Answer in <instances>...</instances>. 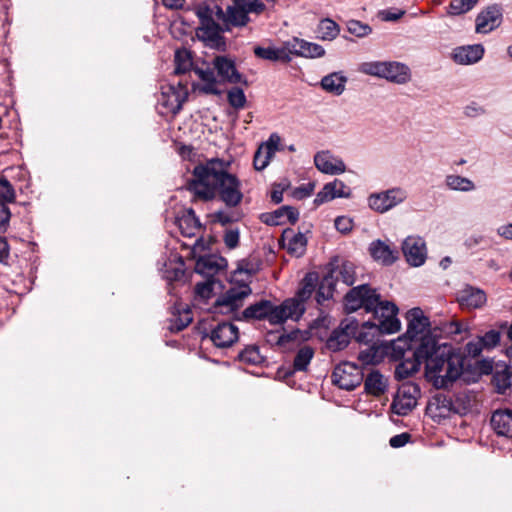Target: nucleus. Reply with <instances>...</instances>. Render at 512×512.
<instances>
[{"mask_svg": "<svg viewBox=\"0 0 512 512\" xmlns=\"http://www.w3.org/2000/svg\"><path fill=\"white\" fill-rule=\"evenodd\" d=\"M400 354L404 360L396 366L397 380L409 378L425 363L426 377L437 389H443L457 380L463 370L462 357L454 353L451 346L439 345L435 337H423L415 348Z\"/></svg>", "mask_w": 512, "mask_h": 512, "instance_id": "1", "label": "nucleus"}, {"mask_svg": "<svg viewBox=\"0 0 512 512\" xmlns=\"http://www.w3.org/2000/svg\"><path fill=\"white\" fill-rule=\"evenodd\" d=\"M230 162L219 158L207 160L194 167L186 189L193 194V201L213 200L216 195L229 208L237 207L243 199L241 182L228 172Z\"/></svg>", "mask_w": 512, "mask_h": 512, "instance_id": "2", "label": "nucleus"}, {"mask_svg": "<svg viewBox=\"0 0 512 512\" xmlns=\"http://www.w3.org/2000/svg\"><path fill=\"white\" fill-rule=\"evenodd\" d=\"M344 307L347 313L363 308L372 313L377 322L370 320L363 322V327H370L381 333H396L401 328L397 318L398 307L390 301H382L377 289L368 284H361L351 288L344 297Z\"/></svg>", "mask_w": 512, "mask_h": 512, "instance_id": "3", "label": "nucleus"}, {"mask_svg": "<svg viewBox=\"0 0 512 512\" xmlns=\"http://www.w3.org/2000/svg\"><path fill=\"white\" fill-rule=\"evenodd\" d=\"M252 293L248 284L229 288L215 302V307L223 314L234 313V319L237 321L264 320L267 319L271 324H282L289 318L286 311L289 301H283L276 306L269 300H260L248 306L242 312L238 310L243 306L244 299Z\"/></svg>", "mask_w": 512, "mask_h": 512, "instance_id": "4", "label": "nucleus"}, {"mask_svg": "<svg viewBox=\"0 0 512 512\" xmlns=\"http://www.w3.org/2000/svg\"><path fill=\"white\" fill-rule=\"evenodd\" d=\"M196 15L200 21L196 32L198 38L216 48L225 44L222 32L230 26H245L250 20L242 0L235 1L226 11L216 3H201L196 7Z\"/></svg>", "mask_w": 512, "mask_h": 512, "instance_id": "5", "label": "nucleus"}, {"mask_svg": "<svg viewBox=\"0 0 512 512\" xmlns=\"http://www.w3.org/2000/svg\"><path fill=\"white\" fill-rule=\"evenodd\" d=\"M408 321L407 331L404 336L399 337L394 345L395 352L404 353L405 350H412L421 343L423 337H433L430 335V321L423 311L416 307L406 313Z\"/></svg>", "mask_w": 512, "mask_h": 512, "instance_id": "6", "label": "nucleus"}, {"mask_svg": "<svg viewBox=\"0 0 512 512\" xmlns=\"http://www.w3.org/2000/svg\"><path fill=\"white\" fill-rule=\"evenodd\" d=\"M361 71L367 75L385 78L386 80L396 84H405L411 79V71L409 67L403 63L395 61L365 62L361 65Z\"/></svg>", "mask_w": 512, "mask_h": 512, "instance_id": "7", "label": "nucleus"}, {"mask_svg": "<svg viewBox=\"0 0 512 512\" xmlns=\"http://www.w3.org/2000/svg\"><path fill=\"white\" fill-rule=\"evenodd\" d=\"M318 284V273L308 272L299 284V288L296 295L292 298H288L285 301H289L288 309H286L289 318L292 320H298L304 314L306 307L305 302L311 298L313 293H316V287Z\"/></svg>", "mask_w": 512, "mask_h": 512, "instance_id": "8", "label": "nucleus"}, {"mask_svg": "<svg viewBox=\"0 0 512 512\" xmlns=\"http://www.w3.org/2000/svg\"><path fill=\"white\" fill-rule=\"evenodd\" d=\"M331 377L334 385L340 389L351 391L362 383L363 372L358 365L344 362L334 368Z\"/></svg>", "mask_w": 512, "mask_h": 512, "instance_id": "9", "label": "nucleus"}, {"mask_svg": "<svg viewBox=\"0 0 512 512\" xmlns=\"http://www.w3.org/2000/svg\"><path fill=\"white\" fill-rule=\"evenodd\" d=\"M420 388L417 384L406 382L398 389L391 404V410L399 415H408L416 406Z\"/></svg>", "mask_w": 512, "mask_h": 512, "instance_id": "10", "label": "nucleus"}, {"mask_svg": "<svg viewBox=\"0 0 512 512\" xmlns=\"http://www.w3.org/2000/svg\"><path fill=\"white\" fill-rule=\"evenodd\" d=\"M406 198L407 192L400 187H395L370 195L368 198V204L371 209L379 213H384L404 202Z\"/></svg>", "mask_w": 512, "mask_h": 512, "instance_id": "11", "label": "nucleus"}, {"mask_svg": "<svg viewBox=\"0 0 512 512\" xmlns=\"http://www.w3.org/2000/svg\"><path fill=\"white\" fill-rule=\"evenodd\" d=\"M359 321L353 317L341 321L338 329H335L326 341V347L333 351H341L350 343L351 333L358 329Z\"/></svg>", "mask_w": 512, "mask_h": 512, "instance_id": "12", "label": "nucleus"}, {"mask_svg": "<svg viewBox=\"0 0 512 512\" xmlns=\"http://www.w3.org/2000/svg\"><path fill=\"white\" fill-rule=\"evenodd\" d=\"M213 67L222 82L247 85V80L238 72L235 62L231 58L223 55L216 56L213 59Z\"/></svg>", "mask_w": 512, "mask_h": 512, "instance_id": "13", "label": "nucleus"}, {"mask_svg": "<svg viewBox=\"0 0 512 512\" xmlns=\"http://www.w3.org/2000/svg\"><path fill=\"white\" fill-rule=\"evenodd\" d=\"M402 252L411 266L419 267L426 260V244L420 237H407L402 244Z\"/></svg>", "mask_w": 512, "mask_h": 512, "instance_id": "14", "label": "nucleus"}, {"mask_svg": "<svg viewBox=\"0 0 512 512\" xmlns=\"http://www.w3.org/2000/svg\"><path fill=\"white\" fill-rule=\"evenodd\" d=\"M239 338L238 327L231 322H221L210 333V339L218 348L232 346Z\"/></svg>", "mask_w": 512, "mask_h": 512, "instance_id": "15", "label": "nucleus"}, {"mask_svg": "<svg viewBox=\"0 0 512 512\" xmlns=\"http://www.w3.org/2000/svg\"><path fill=\"white\" fill-rule=\"evenodd\" d=\"M457 301L462 308L478 309L487 301L486 293L477 287L466 285L457 292Z\"/></svg>", "mask_w": 512, "mask_h": 512, "instance_id": "16", "label": "nucleus"}, {"mask_svg": "<svg viewBox=\"0 0 512 512\" xmlns=\"http://www.w3.org/2000/svg\"><path fill=\"white\" fill-rule=\"evenodd\" d=\"M490 424L498 436L512 439V408L496 409L491 415Z\"/></svg>", "mask_w": 512, "mask_h": 512, "instance_id": "17", "label": "nucleus"}, {"mask_svg": "<svg viewBox=\"0 0 512 512\" xmlns=\"http://www.w3.org/2000/svg\"><path fill=\"white\" fill-rule=\"evenodd\" d=\"M288 47L290 50V56L295 55L305 58H320L325 55V49L321 45L308 42L297 37L288 41Z\"/></svg>", "mask_w": 512, "mask_h": 512, "instance_id": "18", "label": "nucleus"}, {"mask_svg": "<svg viewBox=\"0 0 512 512\" xmlns=\"http://www.w3.org/2000/svg\"><path fill=\"white\" fill-rule=\"evenodd\" d=\"M227 267V260L215 254H209L198 258L195 271L208 278H214L215 274Z\"/></svg>", "mask_w": 512, "mask_h": 512, "instance_id": "19", "label": "nucleus"}, {"mask_svg": "<svg viewBox=\"0 0 512 512\" xmlns=\"http://www.w3.org/2000/svg\"><path fill=\"white\" fill-rule=\"evenodd\" d=\"M501 9L498 5L488 6L476 17V32L488 33L497 28L501 23Z\"/></svg>", "mask_w": 512, "mask_h": 512, "instance_id": "20", "label": "nucleus"}, {"mask_svg": "<svg viewBox=\"0 0 512 512\" xmlns=\"http://www.w3.org/2000/svg\"><path fill=\"white\" fill-rule=\"evenodd\" d=\"M350 189L345 185V183L339 179H335L332 182H329L324 185L322 190H320L315 199L314 204L319 206L323 203L331 201L335 198L349 197Z\"/></svg>", "mask_w": 512, "mask_h": 512, "instance_id": "21", "label": "nucleus"}, {"mask_svg": "<svg viewBox=\"0 0 512 512\" xmlns=\"http://www.w3.org/2000/svg\"><path fill=\"white\" fill-rule=\"evenodd\" d=\"M314 164L319 171L325 174H341L346 170L344 162L334 157L330 151L317 152L314 156Z\"/></svg>", "mask_w": 512, "mask_h": 512, "instance_id": "22", "label": "nucleus"}, {"mask_svg": "<svg viewBox=\"0 0 512 512\" xmlns=\"http://www.w3.org/2000/svg\"><path fill=\"white\" fill-rule=\"evenodd\" d=\"M369 252L374 260L386 266L392 265L399 258L398 250L381 240L373 241Z\"/></svg>", "mask_w": 512, "mask_h": 512, "instance_id": "23", "label": "nucleus"}, {"mask_svg": "<svg viewBox=\"0 0 512 512\" xmlns=\"http://www.w3.org/2000/svg\"><path fill=\"white\" fill-rule=\"evenodd\" d=\"M176 224L181 234L189 238L195 237L203 227L193 208L185 209L176 217Z\"/></svg>", "mask_w": 512, "mask_h": 512, "instance_id": "24", "label": "nucleus"}, {"mask_svg": "<svg viewBox=\"0 0 512 512\" xmlns=\"http://www.w3.org/2000/svg\"><path fill=\"white\" fill-rule=\"evenodd\" d=\"M484 55V48L481 44L457 47L453 50L454 62L461 65H469L478 62Z\"/></svg>", "mask_w": 512, "mask_h": 512, "instance_id": "25", "label": "nucleus"}, {"mask_svg": "<svg viewBox=\"0 0 512 512\" xmlns=\"http://www.w3.org/2000/svg\"><path fill=\"white\" fill-rule=\"evenodd\" d=\"M254 54L257 58L263 60H269L273 62L289 63L291 61L290 50L288 47V41L284 43L282 47L276 48L273 46L269 47H254Z\"/></svg>", "mask_w": 512, "mask_h": 512, "instance_id": "26", "label": "nucleus"}, {"mask_svg": "<svg viewBox=\"0 0 512 512\" xmlns=\"http://www.w3.org/2000/svg\"><path fill=\"white\" fill-rule=\"evenodd\" d=\"M338 282V276L334 275L333 271H328L322 277L318 279L315 299L318 305H323L326 300L333 297L335 292L336 283Z\"/></svg>", "mask_w": 512, "mask_h": 512, "instance_id": "27", "label": "nucleus"}, {"mask_svg": "<svg viewBox=\"0 0 512 512\" xmlns=\"http://www.w3.org/2000/svg\"><path fill=\"white\" fill-rule=\"evenodd\" d=\"M491 383L499 394H505L512 388V367L496 365L492 372Z\"/></svg>", "mask_w": 512, "mask_h": 512, "instance_id": "28", "label": "nucleus"}, {"mask_svg": "<svg viewBox=\"0 0 512 512\" xmlns=\"http://www.w3.org/2000/svg\"><path fill=\"white\" fill-rule=\"evenodd\" d=\"M336 262L337 260L331 261L327 270L333 271L334 275L338 276V281L341 280L345 285L352 286L356 281L355 265L350 261H344L340 265Z\"/></svg>", "mask_w": 512, "mask_h": 512, "instance_id": "29", "label": "nucleus"}, {"mask_svg": "<svg viewBox=\"0 0 512 512\" xmlns=\"http://www.w3.org/2000/svg\"><path fill=\"white\" fill-rule=\"evenodd\" d=\"M387 380L378 371H371L364 380V389L367 394L379 397L386 391Z\"/></svg>", "mask_w": 512, "mask_h": 512, "instance_id": "30", "label": "nucleus"}, {"mask_svg": "<svg viewBox=\"0 0 512 512\" xmlns=\"http://www.w3.org/2000/svg\"><path fill=\"white\" fill-rule=\"evenodd\" d=\"M284 240H287V251L289 254L300 257L304 254L307 246V239L303 233L294 234L288 229L283 232Z\"/></svg>", "mask_w": 512, "mask_h": 512, "instance_id": "31", "label": "nucleus"}, {"mask_svg": "<svg viewBox=\"0 0 512 512\" xmlns=\"http://www.w3.org/2000/svg\"><path fill=\"white\" fill-rule=\"evenodd\" d=\"M346 82L347 78L344 75L333 72L322 78L321 87L326 92L339 96L344 92Z\"/></svg>", "mask_w": 512, "mask_h": 512, "instance_id": "32", "label": "nucleus"}, {"mask_svg": "<svg viewBox=\"0 0 512 512\" xmlns=\"http://www.w3.org/2000/svg\"><path fill=\"white\" fill-rule=\"evenodd\" d=\"M196 74L201 81L204 82L200 90L205 94L219 95L221 91L217 88V80L213 69H201L195 70Z\"/></svg>", "mask_w": 512, "mask_h": 512, "instance_id": "33", "label": "nucleus"}, {"mask_svg": "<svg viewBox=\"0 0 512 512\" xmlns=\"http://www.w3.org/2000/svg\"><path fill=\"white\" fill-rule=\"evenodd\" d=\"M313 356L314 349L311 346L304 345L303 347H301L294 357L293 370L306 371Z\"/></svg>", "mask_w": 512, "mask_h": 512, "instance_id": "34", "label": "nucleus"}, {"mask_svg": "<svg viewBox=\"0 0 512 512\" xmlns=\"http://www.w3.org/2000/svg\"><path fill=\"white\" fill-rule=\"evenodd\" d=\"M445 183L451 190L468 192L475 189V184L472 180L460 175L446 176Z\"/></svg>", "mask_w": 512, "mask_h": 512, "instance_id": "35", "label": "nucleus"}, {"mask_svg": "<svg viewBox=\"0 0 512 512\" xmlns=\"http://www.w3.org/2000/svg\"><path fill=\"white\" fill-rule=\"evenodd\" d=\"M288 210L290 217L295 218V213L288 209V205L282 206L271 213H263L260 216V220L270 226H278L285 224L284 213Z\"/></svg>", "mask_w": 512, "mask_h": 512, "instance_id": "36", "label": "nucleus"}, {"mask_svg": "<svg viewBox=\"0 0 512 512\" xmlns=\"http://www.w3.org/2000/svg\"><path fill=\"white\" fill-rule=\"evenodd\" d=\"M318 33L319 38L322 40H333L339 34V26L335 21L326 18L320 21Z\"/></svg>", "mask_w": 512, "mask_h": 512, "instance_id": "37", "label": "nucleus"}, {"mask_svg": "<svg viewBox=\"0 0 512 512\" xmlns=\"http://www.w3.org/2000/svg\"><path fill=\"white\" fill-rule=\"evenodd\" d=\"M241 362L250 365H258L263 362V356L260 354L259 348L255 345L247 346L238 355Z\"/></svg>", "mask_w": 512, "mask_h": 512, "instance_id": "38", "label": "nucleus"}, {"mask_svg": "<svg viewBox=\"0 0 512 512\" xmlns=\"http://www.w3.org/2000/svg\"><path fill=\"white\" fill-rule=\"evenodd\" d=\"M385 333H381L378 330L372 329L370 327H363V322H359L358 329L355 333H351V336L356 339L359 343L368 344L373 341L374 337L384 335Z\"/></svg>", "mask_w": 512, "mask_h": 512, "instance_id": "39", "label": "nucleus"}, {"mask_svg": "<svg viewBox=\"0 0 512 512\" xmlns=\"http://www.w3.org/2000/svg\"><path fill=\"white\" fill-rule=\"evenodd\" d=\"M478 0H451L448 13L451 15H460L470 11Z\"/></svg>", "mask_w": 512, "mask_h": 512, "instance_id": "40", "label": "nucleus"}, {"mask_svg": "<svg viewBox=\"0 0 512 512\" xmlns=\"http://www.w3.org/2000/svg\"><path fill=\"white\" fill-rule=\"evenodd\" d=\"M228 103L235 109H242L246 105V96L243 89L239 87L231 88L227 93Z\"/></svg>", "mask_w": 512, "mask_h": 512, "instance_id": "41", "label": "nucleus"}, {"mask_svg": "<svg viewBox=\"0 0 512 512\" xmlns=\"http://www.w3.org/2000/svg\"><path fill=\"white\" fill-rule=\"evenodd\" d=\"M15 198L16 193L12 184L5 177H0V202L7 205L13 203Z\"/></svg>", "mask_w": 512, "mask_h": 512, "instance_id": "42", "label": "nucleus"}, {"mask_svg": "<svg viewBox=\"0 0 512 512\" xmlns=\"http://www.w3.org/2000/svg\"><path fill=\"white\" fill-rule=\"evenodd\" d=\"M191 66L190 56L187 52L176 51L175 53V69L176 75L185 74Z\"/></svg>", "mask_w": 512, "mask_h": 512, "instance_id": "43", "label": "nucleus"}, {"mask_svg": "<svg viewBox=\"0 0 512 512\" xmlns=\"http://www.w3.org/2000/svg\"><path fill=\"white\" fill-rule=\"evenodd\" d=\"M164 89L170 93L171 97H174V102L176 103V110H181L184 102L188 98L187 88H177L174 84H169Z\"/></svg>", "mask_w": 512, "mask_h": 512, "instance_id": "44", "label": "nucleus"}, {"mask_svg": "<svg viewBox=\"0 0 512 512\" xmlns=\"http://www.w3.org/2000/svg\"><path fill=\"white\" fill-rule=\"evenodd\" d=\"M261 267V261L255 258L242 260L237 267L236 273H246L250 276L255 275Z\"/></svg>", "mask_w": 512, "mask_h": 512, "instance_id": "45", "label": "nucleus"}, {"mask_svg": "<svg viewBox=\"0 0 512 512\" xmlns=\"http://www.w3.org/2000/svg\"><path fill=\"white\" fill-rule=\"evenodd\" d=\"M216 284L215 278H208L195 286V293L202 299H209L213 295L214 285Z\"/></svg>", "mask_w": 512, "mask_h": 512, "instance_id": "46", "label": "nucleus"}, {"mask_svg": "<svg viewBox=\"0 0 512 512\" xmlns=\"http://www.w3.org/2000/svg\"><path fill=\"white\" fill-rule=\"evenodd\" d=\"M479 338L480 343L484 345L485 349H492L500 343L501 333L498 330L491 329Z\"/></svg>", "mask_w": 512, "mask_h": 512, "instance_id": "47", "label": "nucleus"}, {"mask_svg": "<svg viewBox=\"0 0 512 512\" xmlns=\"http://www.w3.org/2000/svg\"><path fill=\"white\" fill-rule=\"evenodd\" d=\"M347 30L349 33L357 36L364 37L371 33L372 29L369 25L363 24L358 20H350L347 22Z\"/></svg>", "mask_w": 512, "mask_h": 512, "instance_id": "48", "label": "nucleus"}, {"mask_svg": "<svg viewBox=\"0 0 512 512\" xmlns=\"http://www.w3.org/2000/svg\"><path fill=\"white\" fill-rule=\"evenodd\" d=\"M192 320H193V318L191 316L190 309H186L183 314L176 316L172 320V325H171L170 329H171V331L179 332V331L183 330L184 328H186L192 322Z\"/></svg>", "mask_w": 512, "mask_h": 512, "instance_id": "49", "label": "nucleus"}, {"mask_svg": "<svg viewBox=\"0 0 512 512\" xmlns=\"http://www.w3.org/2000/svg\"><path fill=\"white\" fill-rule=\"evenodd\" d=\"M271 158L272 156L265 153V151L259 147L255 152L253 159V165L255 170L262 171L263 169H265L269 164Z\"/></svg>", "mask_w": 512, "mask_h": 512, "instance_id": "50", "label": "nucleus"}, {"mask_svg": "<svg viewBox=\"0 0 512 512\" xmlns=\"http://www.w3.org/2000/svg\"><path fill=\"white\" fill-rule=\"evenodd\" d=\"M224 243L227 248L229 249H235L239 245L240 240V232L239 229H229L226 230L224 237H223Z\"/></svg>", "mask_w": 512, "mask_h": 512, "instance_id": "51", "label": "nucleus"}, {"mask_svg": "<svg viewBox=\"0 0 512 512\" xmlns=\"http://www.w3.org/2000/svg\"><path fill=\"white\" fill-rule=\"evenodd\" d=\"M279 143L280 137L274 133L270 135L266 143L261 144L259 147L262 148L265 153L273 157L275 152L278 150Z\"/></svg>", "mask_w": 512, "mask_h": 512, "instance_id": "52", "label": "nucleus"}, {"mask_svg": "<svg viewBox=\"0 0 512 512\" xmlns=\"http://www.w3.org/2000/svg\"><path fill=\"white\" fill-rule=\"evenodd\" d=\"M335 228L342 234L349 233L353 228V220L346 216H338L335 219Z\"/></svg>", "mask_w": 512, "mask_h": 512, "instance_id": "53", "label": "nucleus"}, {"mask_svg": "<svg viewBox=\"0 0 512 512\" xmlns=\"http://www.w3.org/2000/svg\"><path fill=\"white\" fill-rule=\"evenodd\" d=\"M242 3L245 7V10L247 11V15L249 13H255L259 15L266 8L265 4L260 0H242Z\"/></svg>", "mask_w": 512, "mask_h": 512, "instance_id": "54", "label": "nucleus"}, {"mask_svg": "<svg viewBox=\"0 0 512 512\" xmlns=\"http://www.w3.org/2000/svg\"><path fill=\"white\" fill-rule=\"evenodd\" d=\"M11 218V212L7 205L0 202V233H4L7 230L9 221Z\"/></svg>", "mask_w": 512, "mask_h": 512, "instance_id": "55", "label": "nucleus"}, {"mask_svg": "<svg viewBox=\"0 0 512 512\" xmlns=\"http://www.w3.org/2000/svg\"><path fill=\"white\" fill-rule=\"evenodd\" d=\"M213 217L214 221L220 223L222 226L228 225L238 220V218L234 217L232 213H228L222 210L215 212Z\"/></svg>", "mask_w": 512, "mask_h": 512, "instance_id": "56", "label": "nucleus"}, {"mask_svg": "<svg viewBox=\"0 0 512 512\" xmlns=\"http://www.w3.org/2000/svg\"><path fill=\"white\" fill-rule=\"evenodd\" d=\"M410 438L411 435L409 433L404 432L391 437L389 440V444L393 448H400L406 445L409 442Z\"/></svg>", "mask_w": 512, "mask_h": 512, "instance_id": "57", "label": "nucleus"}, {"mask_svg": "<svg viewBox=\"0 0 512 512\" xmlns=\"http://www.w3.org/2000/svg\"><path fill=\"white\" fill-rule=\"evenodd\" d=\"M376 349H374L373 347L371 348H368L366 350H363L359 353L358 355V360L362 363V364H371L374 362V359L376 357Z\"/></svg>", "mask_w": 512, "mask_h": 512, "instance_id": "58", "label": "nucleus"}, {"mask_svg": "<svg viewBox=\"0 0 512 512\" xmlns=\"http://www.w3.org/2000/svg\"><path fill=\"white\" fill-rule=\"evenodd\" d=\"M313 190H314L313 183H308L306 185H302V186L296 188V190L294 191V197H296L298 199H303V198L309 197L313 193Z\"/></svg>", "mask_w": 512, "mask_h": 512, "instance_id": "59", "label": "nucleus"}, {"mask_svg": "<svg viewBox=\"0 0 512 512\" xmlns=\"http://www.w3.org/2000/svg\"><path fill=\"white\" fill-rule=\"evenodd\" d=\"M10 256V247L5 237L0 236V263L7 264Z\"/></svg>", "mask_w": 512, "mask_h": 512, "instance_id": "60", "label": "nucleus"}, {"mask_svg": "<svg viewBox=\"0 0 512 512\" xmlns=\"http://www.w3.org/2000/svg\"><path fill=\"white\" fill-rule=\"evenodd\" d=\"M286 186L282 184H274L271 191V200L275 204H279L283 200V192Z\"/></svg>", "mask_w": 512, "mask_h": 512, "instance_id": "61", "label": "nucleus"}, {"mask_svg": "<svg viewBox=\"0 0 512 512\" xmlns=\"http://www.w3.org/2000/svg\"><path fill=\"white\" fill-rule=\"evenodd\" d=\"M442 332L448 335H457L462 332V325L457 321H451L444 325Z\"/></svg>", "mask_w": 512, "mask_h": 512, "instance_id": "62", "label": "nucleus"}, {"mask_svg": "<svg viewBox=\"0 0 512 512\" xmlns=\"http://www.w3.org/2000/svg\"><path fill=\"white\" fill-rule=\"evenodd\" d=\"M162 98H163V105L166 106L167 108H169V110L174 113V114H177L180 110H176V103L174 102V97H171L170 96V93L168 91H166L164 88H163V91H162Z\"/></svg>", "mask_w": 512, "mask_h": 512, "instance_id": "63", "label": "nucleus"}, {"mask_svg": "<svg viewBox=\"0 0 512 512\" xmlns=\"http://www.w3.org/2000/svg\"><path fill=\"white\" fill-rule=\"evenodd\" d=\"M483 349H485V347H484V345H482L480 343V338L479 337H478V341L477 342H469L466 345L467 353L470 356H473V357L478 356L482 352Z\"/></svg>", "mask_w": 512, "mask_h": 512, "instance_id": "64", "label": "nucleus"}]
</instances>
